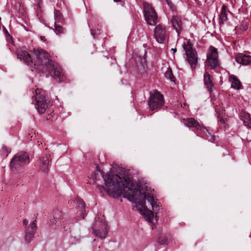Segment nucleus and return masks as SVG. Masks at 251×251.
I'll use <instances>...</instances> for the list:
<instances>
[{"label":"nucleus","mask_w":251,"mask_h":251,"mask_svg":"<svg viewBox=\"0 0 251 251\" xmlns=\"http://www.w3.org/2000/svg\"><path fill=\"white\" fill-rule=\"evenodd\" d=\"M126 182H120L118 186L121 192L119 193H114L113 195L126 198L130 201L138 203L144 207L147 198L145 193L139 191L129 178H126Z\"/></svg>","instance_id":"nucleus-1"},{"label":"nucleus","mask_w":251,"mask_h":251,"mask_svg":"<svg viewBox=\"0 0 251 251\" xmlns=\"http://www.w3.org/2000/svg\"><path fill=\"white\" fill-rule=\"evenodd\" d=\"M96 183L101 177L104 181L105 187L103 186L98 185L97 187L100 192H106L108 194H113L114 193H120L121 190L119 189L118 186L120 182H126L125 177H120L118 175H114L111 176L109 174L104 175L103 172L100 170L99 166L96 167V173L95 174Z\"/></svg>","instance_id":"nucleus-2"},{"label":"nucleus","mask_w":251,"mask_h":251,"mask_svg":"<svg viewBox=\"0 0 251 251\" xmlns=\"http://www.w3.org/2000/svg\"><path fill=\"white\" fill-rule=\"evenodd\" d=\"M31 56L28 52L21 51L17 53V58L28 66L33 65L35 69L41 70L44 63L50 58L49 54L42 49H34Z\"/></svg>","instance_id":"nucleus-3"},{"label":"nucleus","mask_w":251,"mask_h":251,"mask_svg":"<svg viewBox=\"0 0 251 251\" xmlns=\"http://www.w3.org/2000/svg\"><path fill=\"white\" fill-rule=\"evenodd\" d=\"M30 163L28 154L25 151L16 153L10 161V167L14 172H18Z\"/></svg>","instance_id":"nucleus-4"},{"label":"nucleus","mask_w":251,"mask_h":251,"mask_svg":"<svg viewBox=\"0 0 251 251\" xmlns=\"http://www.w3.org/2000/svg\"><path fill=\"white\" fill-rule=\"evenodd\" d=\"M44 63V66L41 67V70L39 71H43V69L45 67L46 70L57 81L59 82L65 81L66 76L64 75L62 69L60 67H55L54 62L50 58Z\"/></svg>","instance_id":"nucleus-5"},{"label":"nucleus","mask_w":251,"mask_h":251,"mask_svg":"<svg viewBox=\"0 0 251 251\" xmlns=\"http://www.w3.org/2000/svg\"><path fill=\"white\" fill-rule=\"evenodd\" d=\"M35 100L36 101L35 107L40 114L45 112L50 105V100L45 91L39 88L35 90Z\"/></svg>","instance_id":"nucleus-6"},{"label":"nucleus","mask_w":251,"mask_h":251,"mask_svg":"<svg viewBox=\"0 0 251 251\" xmlns=\"http://www.w3.org/2000/svg\"><path fill=\"white\" fill-rule=\"evenodd\" d=\"M182 47L185 52L187 62L190 65L192 70L195 69L198 62V57L196 50L193 48V45L189 40L186 43H184Z\"/></svg>","instance_id":"nucleus-7"},{"label":"nucleus","mask_w":251,"mask_h":251,"mask_svg":"<svg viewBox=\"0 0 251 251\" xmlns=\"http://www.w3.org/2000/svg\"><path fill=\"white\" fill-rule=\"evenodd\" d=\"M143 13L147 23L154 25L157 23V14L152 5L147 2H143Z\"/></svg>","instance_id":"nucleus-8"},{"label":"nucleus","mask_w":251,"mask_h":251,"mask_svg":"<svg viewBox=\"0 0 251 251\" xmlns=\"http://www.w3.org/2000/svg\"><path fill=\"white\" fill-rule=\"evenodd\" d=\"M150 97L148 100V105L151 110L158 109L164 104L163 95L157 90L153 92H150Z\"/></svg>","instance_id":"nucleus-9"},{"label":"nucleus","mask_w":251,"mask_h":251,"mask_svg":"<svg viewBox=\"0 0 251 251\" xmlns=\"http://www.w3.org/2000/svg\"><path fill=\"white\" fill-rule=\"evenodd\" d=\"M206 63L211 69H215L220 65L217 49L212 46H210L209 52L207 53Z\"/></svg>","instance_id":"nucleus-10"},{"label":"nucleus","mask_w":251,"mask_h":251,"mask_svg":"<svg viewBox=\"0 0 251 251\" xmlns=\"http://www.w3.org/2000/svg\"><path fill=\"white\" fill-rule=\"evenodd\" d=\"M108 226L105 222L96 221L93 227V233L99 238H104L108 233Z\"/></svg>","instance_id":"nucleus-11"},{"label":"nucleus","mask_w":251,"mask_h":251,"mask_svg":"<svg viewBox=\"0 0 251 251\" xmlns=\"http://www.w3.org/2000/svg\"><path fill=\"white\" fill-rule=\"evenodd\" d=\"M168 36V33L164 25L159 24L156 26L154 30V36L158 43H164Z\"/></svg>","instance_id":"nucleus-12"},{"label":"nucleus","mask_w":251,"mask_h":251,"mask_svg":"<svg viewBox=\"0 0 251 251\" xmlns=\"http://www.w3.org/2000/svg\"><path fill=\"white\" fill-rule=\"evenodd\" d=\"M51 223L56 226H62L64 230H67V227L65 226L66 222L65 218H63V214L61 211L56 210L53 213V218L50 220Z\"/></svg>","instance_id":"nucleus-13"},{"label":"nucleus","mask_w":251,"mask_h":251,"mask_svg":"<svg viewBox=\"0 0 251 251\" xmlns=\"http://www.w3.org/2000/svg\"><path fill=\"white\" fill-rule=\"evenodd\" d=\"M36 220L33 221L25 229V242L28 244L32 240L36 231Z\"/></svg>","instance_id":"nucleus-14"},{"label":"nucleus","mask_w":251,"mask_h":251,"mask_svg":"<svg viewBox=\"0 0 251 251\" xmlns=\"http://www.w3.org/2000/svg\"><path fill=\"white\" fill-rule=\"evenodd\" d=\"M183 121L184 124L186 126L193 127L195 130H196L197 131L195 132L197 134L198 133H200L202 129H204V127L202 125L194 118L183 119Z\"/></svg>","instance_id":"nucleus-15"},{"label":"nucleus","mask_w":251,"mask_h":251,"mask_svg":"<svg viewBox=\"0 0 251 251\" xmlns=\"http://www.w3.org/2000/svg\"><path fill=\"white\" fill-rule=\"evenodd\" d=\"M170 23L176 32L179 34L182 29V22L180 17L173 15L171 19Z\"/></svg>","instance_id":"nucleus-16"},{"label":"nucleus","mask_w":251,"mask_h":251,"mask_svg":"<svg viewBox=\"0 0 251 251\" xmlns=\"http://www.w3.org/2000/svg\"><path fill=\"white\" fill-rule=\"evenodd\" d=\"M75 202L76 203V207L78 210L77 211V216H80L79 219H83L86 215V211L85 209V203L81 199L76 200Z\"/></svg>","instance_id":"nucleus-17"},{"label":"nucleus","mask_w":251,"mask_h":251,"mask_svg":"<svg viewBox=\"0 0 251 251\" xmlns=\"http://www.w3.org/2000/svg\"><path fill=\"white\" fill-rule=\"evenodd\" d=\"M39 169L40 170L46 173L49 170V166L50 163L49 157L47 154H45L43 156L40 157L39 159Z\"/></svg>","instance_id":"nucleus-18"},{"label":"nucleus","mask_w":251,"mask_h":251,"mask_svg":"<svg viewBox=\"0 0 251 251\" xmlns=\"http://www.w3.org/2000/svg\"><path fill=\"white\" fill-rule=\"evenodd\" d=\"M235 60L239 64L243 65H248L251 63V56L238 53L236 55Z\"/></svg>","instance_id":"nucleus-19"},{"label":"nucleus","mask_w":251,"mask_h":251,"mask_svg":"<svg viewBox=\"0 0 251 251\" xmlns=\"http://www.w3.org/2000/svg\"><path fill=\"white\" fill-rule=\"evenodd\" d=\"M203 81L207 91L211 93L213 91L214 83L212 76L207 72H205L203 75Z\"/></svg>","instance_id":"nucleus-20"},{"label":"nucleus","mask_w":251,"mask_h":251,"mask_svg":"<svg viewBox=\"0 0 251 251\" xmlns=\"http://www.w3.org/2000/svg\"><path fill=\"white\" fill-rule=\"evenodd\" d=\"M197 135L202 137L211 142H214L215 140V135L212 134L204 127L200 133H197Z\"/></svg>","instance_id":"nucleus-21"},{"label":"nucleus","mask_w":251,"mask_h":251,"mask_svg":"<svg viewBox=\"0 0 251 251\" xmlns=\"http://www.w3.org/2000/svg\"><path fill=\"white\" fill-rule=\"evenodd\" d=\"M229 81L231 83V87L237 90L241 88V83L236 76L231 75L229 76Z\"/></svg>","instance_id":"nucleus-22"},{"label":"nucleus","mask_w":251,"mask_h":251,"mask_svg":"<svg viewBox=\"0 0 251 251\" xmlns=\"http://www.w3.org/2000/svg\"><path fill=\"white\" fill-rule=\"evenodd\" d=\"M227 7L225 4H223L220 15L219 18V25H223L225 22L227 20V16L226 14V11Z\"/></svg>","instance_id":"nucleus-23"},{"label":"nucleus","mask_w":251,"mask_h":251,"mask_svg":"<svg viewBox=\"0 0 251 251\" xmlns=\"http://www.w3.org/2000/svg\"><path fill=\"white\" fill-rule=\"evenodd\" d=\"M147 200L151 205V207L153 210H155V208H156L160 206V202L157 203V201H155L153 196H147Z\"/></svg>","instance_id":"nucleus-24"},{"label":"nucleus","mask_w":251,"mask_h":251,"mask_svg":"<svg viewBox=\"0 0 251 251\" xmlns=\"http://www.w3.org/2000/svg\"><path fill=\"white\" fill-rule=\"evenodd\" d=\"M145 210L146 212H144L142 214H144L146 218H147V220H148L150 223H152L154 219V213L151 211L148 210L146 209V208H145Z\"/></svg>","instance_id":"nucleus-25"},{"label":"nucleus","mask_w":251,"mask_h":251,"mask_svg":"<svg viewBox=\"0 0 251 251\" xmlns=\"http://www.w3.org/2000/svg\"><path fill=\"white\" fill-rule=\"evenodd\" d=\"M165 77L170 79L172 82L175 81V77L173 74V72L171 68H168L165 73Z\"/></svg>","instance_id":"nucleus-26"},{"label":"nucleus","mask_w":251,"mask_h":251,"mask_svg":"<svg viewBox=\"0 0 251 251\" xmlns=\"http://www.w3.org/2000/svg\"><path fill=\"white\" fill-rule=\"evenodd\" d=\"M240 119L243 122V123H247L251 118L249 113L243 112L240 113Z\"/></svg>","instance_id":"nucleus-27"},{"label":"nucleus","mask_w":251,"mask_h":251,"mask_svg":"<svg viewBox=\"0 0 251 251\" xmlns=\"http://www.w3.org/2000/svg\"><path fill=\"white\" fill-rule=\"evenodd\" d=\"M55 32L57 35H60L64 33V29L60 25L54 24Z\"/></svg>","instance_id":"nucleus-28"},{"label":"nucleus","mask_w":251,"mask_h":251,"mask_svg":"<svg viewBox=\"0 0 251 251\" xmlns=\"http://www.w3.org/2000/svg\"><path fill=\"white\" fill-rule=\"evenodd\" d=\"M54 19L56 21L60 22L62 19V14L59 10H54Z\"/></svg>","instance_id":"nucleus-29"},{"label":"nucleus","mask_w":251,"mask_h":251,"mask_svg":"<svg viewBox=\"0 0 251 251\" xmlns=\"http://www.w3.org/2000/svg\"><path fill=\"white\" fill-rule=\"evenodd\" d=\"M158 243L162 245H167L168 243V240L166 237L161 236L158 238Z\"/></svg>","instance_id":"nucleus-30"},{"label":"nucleus","mask_w":251,"mask_h":251,"mask_svg":"<svg viewBox=\"0 0 251 251\" xmlns=\"http://www.w3.org/2000/svg\"><path fill=\"white\" fill-rule=\"evenodd\" d=\"M139 52V57L141 59H142V58H143L144 59H146L147 54L146 50L145 49L143 48L140 49Z\"/></svg>","instance_id":"nucleus-31"},{"label":"nucleus","mask_w":251,"mask_h":251,"mask_svg":"<svg viewBox=\"0 0 251 251\" xmlns=\"http://www.w3.org/2000/svg\"><path fill=\"white\" fill-rule=\"evenodd\" d=\"M10 151H9L8 149L5 146H3L1 150L0 153L3 155L7 156V154Z\"/></svg>","instance_id":"nucleus-32"},{"label":"nucleus","mask_w":251,"mask_h":251,"mask_svg":"<svg viewBox=\"0 0 251 251\" xmlns=\"http://www.w3.org/2000/svg\"><path fill=\"white\" fill-rule=\"evenodd\" d=\"M166 2L168 4V6L172 10H174L175 9V7L171 0H168V1H167Z\"/></svg>","instance_id":"nucleus-33"},{"label":"nucleus","mask_w":251,"mask_h":251,"mask_svg":"<svg viewBox=\"0 0 251 251\" xmlns=\"http://www.w3.org/2000/svg\"><path fill=\"white\" fill-rule=\"evenodd\" d=\"M244 125L249 128H251V118L247 122V123H245Z\"/></svg>","instance_id":"nucleus-34"},{"label":"nucleus","mask_w":251,"mask_h":251,"mask_svg":"<svg viewBox=\"0 0 251 251\" xmlns=\"http://www.w3.org/2000/svg\"><path fill=\"white\" fill-rule=\"evenodd\" d=\"M28 221L26 219H25L23 220V224L25 226V228L28 226Z\"/></svg>","instance_id":"nucleus-35"},{"label":"nucleus","mask_w":251,"mask_h":251,"mask_svg":"<svg viewBox=\"0 0 251 251\" xmlns=\"http://www.w3.org/2000/svg\"><path fill=\"white\" fill-rule=\"evenodd\" d=\"M3 31L5 33V34L9 35V33H8V31L7 30L6 28L4 26H3Z\"/></svg>","instance_id":"nucleus-36"},{"label":"nucleus","mask_w":251,"mask_h":251,"mask_svg":"<svg viewBox=\"0 0 251 251\" xmlns=\"http://www.w3.org/2000/svg\"><path fill=\"white\" fill-rule=\"evenodd\" d=\"M171 50L173 51L174 53H175L177 50L176 48H172Z\"/></svg>","instance_id":"nucleus-37"},{"label":"nucleus","mask_w":251,"mask_h":251,"mask_svg":"<svg viewBox=\"0 0 251 251\" xmlns=\"http://www.w3.org/2000/svg\"><path fill=\"white\" fill-rule=\"evenodd\" d=\"M113 1L115 2H121V0H113Z\"/></svg>","instance_id":"nucleus-38"},{"label":"nucleus","mask_w":251,"mask_h":251,"mask_svg":"<svg viewBox=\"0 0 251 251\" xmlns=\"http://www.w3.org/2000/svg\"><path fill=\"white\" fill-rule=\"evenodd\" d=\"M121 3H122V6H124L125 2L123 1V2H122Z\"/></svg>","instance_id":"nucleus-39"},{"label":"nucleus","mask_w":251,"mask_h":251,"mask_svg":"<svg viewBox=\"0 0 251 251\" xmlns=\"http://www.w3.org/2000/svg\"><path fill=\"white\" fill-rule=\"evenodd\" d=\"M221 122H222V123H224V120L223 119H221Z\"/></svg>","instance_id":"nucleus-40"},{"label":"nucleus","mask_w":251,"mask_h":251,"mask_svg":"<svg viewBox=\"0 0 251 251\" xmlns=\"http://www.w3.org/2000/svg\"><path fill=\"white\" fill-rule=\"evenodd\" d=\"M165 0L166 1V2L167 1H168V0Z\"/></svg>","instance_id":"nucleus-41"},{"label":"nucleus","mask_w":251,"mask_h":251,"mask_svg":"<svg viewBox=\"0 0 251 251\" xmlns=\"http://www.w3.org/2000/svg\"><path fill=\"white\" fill-rule=\"evenodd\" d=\"M207 0H205V1H206Z\"/></svg>","instance_id":"nucleus-42"}]
</instances>
